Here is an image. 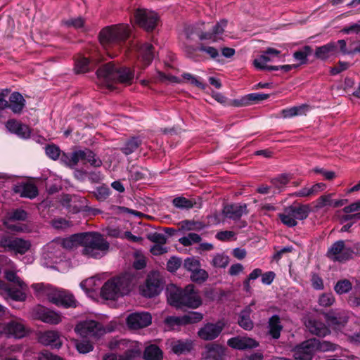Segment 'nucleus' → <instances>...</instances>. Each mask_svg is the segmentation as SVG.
I'll use <instances>...</instances> for the list:
<instances>
[{
	"label": "nucleus",
	"mask_w": 360,
	"mask_h": 360,
	"mask_svg": "<svg viewBox=\"0 0 360 360\" xmlns=\"http://www.w3.org/2000/svg\"><path fill=\"white\" fill-rule=\"evenodd\" d=\"M6 127L9 131L16 134L22 139H28L30 136V128L27 125L22 124L16 120H8L6 124Z\"/></svg>",
	"instance_id": "nucleus-23"
},
{
	"label": "nucleus",
	"mask_w": 360,
	"mask_h": 360,
	"mask_svg": "<svg viewBox=\"0 0 360 360\" xmlns=\"http://www.w3.org/2000/svg\"><path fill=\"white\" fill-rule=\"evenodd\" d=\"M91 63L88 58L79 56L75 61V71L77 74L85 73L90 70Z\"/></svg>",
	"instance_id": "nucleus-41"
},
{
	"label": "nucleus",
	"mask_w": 360,
	"mask_h": 360,
	"mask_svg": "<svg viewBox=\"0 0 360 360\" xmlns=\"http://www.w3.org/2000/svg\"><path fill=\"white\" fill-rule=\"evenodd\" d=\"M314 340L315 345V352L319 350L321 352H327V351H335L336 349L337 345L333 344L328 341H321L319 339L313 338Z\"/></svg>",
	"instance_id": "nucleus-51"
},
{
	"label": "nucleus",
	"mask_w": 360,
	"mask_h": 360,
	"mask_svg": "<svg viewBox=\"0 0 360 360\" xmlns=\"http://www.w3.org/2000/svg\"><path fill=\"white\" fill-rule=\"evenodd\" d=\"M281 51L274 48L269 47L258 58L253 60V65L257 70H268L271 65H266L268 62H274L276 58H280Z\"/></svg>",
	"instance_id": "nucleus-15"
},
{
	"label": "nucleus",
	"mask_w": 360,
	"mask_h": 360,
	"mask_svg": "<svg viewBox=\"0 0 360 360\" xmlns=\"http://www.w3.org/2000/svg\"><path fill=\"white\" fill-rule=\"evenodd\" d=\"M181 229L186 231H200L205 227V225L200 221L193 220H184L181 222Z\"/></svg>",
	"instance_id": "nucleus-56"
},
{
	"label": "nucleus",
	"mask_w": 360,
	"mask_h": 360,
	"mask_svg": "<svg viewBox=\"0 0 360 360\" xmlns=\"http://www.w3.org/2000/svg\"><path fill=\"white\" fill-rule=\"evenodd\" d=\"M269 333L274 339L279 338L283 326L281 323V319L278 315H273L269 319Z\"/></svg>",
	"instance_id": "nucleus-36"
},
{
	"label": "nucleus",
	"mask_w": 360,
	"mask_h": 360,
	"mask_svg": "<svg viewBox=\"0 0 360 360\" xmlns=\"http://www.w3.org/2000/svg\"><path fill=\"white\" fill-rule=\"evenodd\" d=\"M203 319V314L198 311H190L187 314L183 316V322L185 326L188 324L196 323L201 321Z\"/></svg>",
	"instance_id": "nucleus-49"
},
{
	"label": "nucleus",
	"mask_w": 360,
	"mask_h": 360,
	"mask_svg": "<svg viewBox=\"0 0 360 360\" xmlns=\"http://www.w3.org/2000/svg\"><path fill=\"white\" fill-rule=\"evenodd\" d=\"M310 106L307 104H302L298 106L287 108L281 110L283 118H292L295 116L305 115L309 110Z\"/></svg>",
	"instance_id": "nucleus-33"
},
{
	"label": "nucleus",
	"mask_w": 360,
	"mask_h": 360,
	"mask_svg": "<svg viewBox=\"0 0 360 360\" xmlns=\"http://www.w3.org/2000/svg\"><path fill=\"white\" fill-rule=\"evenodd\" d=\"M182 316H169L166 317L165 322L171 327L185 326Z\"/></svg>",
	"instance_id": "nucleus-61"
},
{
	"label": "nucleus",
	"mask_w": 360,
	"mask_h": 360,
	"mask_svg": "<svg viewBox=\"0 0 360 360\" xmlns=\"http://www.w3.org/2000/svg\"><path fill=\"white\" fill-rule=\"evenodd\" d=\"M314 339H308L297 345L293 352V356L296 360H312L315 352Z\"/></svg>",
	"instance_id": "nucleus-16"
},
{
	"label": "nucleus",
	"mask_w": 360,
	"mask_h": 360,
	"mask_svg": "<svg viewBox=\"0 0 360 360\" xmlns=\"http://www.w3.org/2000/svg\"><path fill=\"white\" fill-rule=\"evenodd\" d=\"M201 240L200 235L195 233H189L186 236L179 238V243L185 247L191 245L193 243H198Z\"/></svg>",
	"instance_id": "nucleus-53"
},
{
	"label": "nucleus",
	"mask_w": 360,
	"mask_h": 360,
	"mask_svg": "<svg viewBox=\"0 0 360 360\" xmlns=\"http://www.w3.org/2000/svg\"><path fill=\"white\" fill-rule=\"evenodd\" d=\"M228 20L222 19L217 22L214 26H213L212 32H198V37L200 40H212L215 42L218 40V36L224 33L225 28L227 27Z\"/></svg>",
	"instance_id": "nucleus-21"
},
{
	"label": "nucleus",
	"mask_w": 360,
	"mask_h": 360,
	"mask_svg": "<svg viewBox=\"0 0 360 360\" xmlns=\"http://www.w3.org/2000/svg\"><path fill=\"white\" fill-rule=\"evenodd\" d=\"M309 214L308 205H292L284 208L283 213H279L278 217L281 221L288 227H294L297 224V220H304Z\"/></svg>",
	"instance_id": "nucleus-6"
},
{
	"label": "nucleus",
	"mask_w": 360,
	"mask_h": 360,
	"mask_svg": "<svg viewBox=\"0 0 360 360\" xmlns=\"http://www.w3.org/2000/svg\"><path fill=\"white\" fill-rule=\"evenodd\" d=\"M148 169L141 167L139 169H135L133 166L129 170V178L134 181L145 180L147 179Z\"/></svg>",
	"instance_id": "nucleus-52"
},
{
	"label": "nucleus",
	"mask_w": 360,
	"mask_h": 360,
	"mask_svg": "<svg viewBox=\"0 0 360 360\" xmlns=\"http://www.w3.org/2000/svg\"><path fill=\"white\" fill-rule=\"evenodd\" d=\"M14 191L17 193H20V196L22 198L30 199L36 198L39 194L37 187L32 183H25L21 186H15Z\"/></svg>",
	"instance_id": "nucleus-31"
},
{
	"label": "nucleus",
	"mask_w": 360,
	"mask_h": 360,
	"mask_svg": "<svg viewBox=\"0 0 360 360\" xmlns=\"http://www.w3.org/2000/svg\"><path fill=\"white\" fill-rule=\"evenodd\" d=\"M63 22L67 27L75 29H79L84 26V19L81 16L65 20Z\"/></svg>",
	"instance_id": "nucleus-58"
},
{
	"label": "nucleus",
	"mask_w": 360,
	"mask_h": 360,
	"mask_svg": "<svg viewBox=\"0 0 360 360\" xmlns=\"http://www.w3.org/2000/svg\"><path fill=\"white\" fill-rule=\"evenodd\" d=\"M167 300L168 304L177 309H197L202 303L198 292L195 290L193 284H189L181 288L172 285L167 289Z\"/></svg>",
	"instance_id": "nucleus-1"
},
{
	"label": "nucleus",
	"mask_w": 360,
	"mask_h": 360,
	"mask_svg": "<svg viewBox=\"0 0 360 360\" xmlns=\"http://www.w3.org/2000/svg\"><path fill=\"white\" fill-rule=\"evenodd\" d=\"M143 358L144 360H162L163 352L157 345L150 344L145 347Z\"/></svg>",
	"instance_id": "nucleus-34"
},
{
	"label": "nucleus",
	"mask_w": 360,
	"mask_h": 360,
	"mask_svg": "<svg viewBox=\"0 0 360 360\" xmlns=\"http://www.w3.org/2000/svg\"><path fill=\"white\" fill-rule=\"evenodd\" d=\"M183 267L192 274L195 270H198V268L201 267V264L198 259L192 257L184 259Z\"/></svg>",
	"instance_id": "nucleus-54"
},
{
	"label": "nucleus",
	"mask_w": 360,
	"mask_h": 360,
	"mask_svg": "<svg viewBox=\"0 0 360 360\" xmlns=\"http://www.w3.org/2000/svg\"><path fill=\"white\" fill-rule=\"evenodd\" d=\"M4 278L14 285L20 288L22 290H27V286L24 281L16 274L14 271L6 270L4 273Z\"/></svg>",
	"instance_id": "nucleus-43"
},
{
	"label": "nucleus",
	"mask_w": 360,
	"mask_h": 360,
	"mask_svg": "<svg viewBox=\"0 0 360 360\" xmlns=\"http://www.w3.org/2000/svg\"><path fill=\"white\" fill-rule=\"evenodd\" d=\"M229 263V256L221 253L214 255L211 262L212 265L215 268H226Z\"/></svg>",
	"instance_id": "nucleus-50"
},
{
	"label": "nucleus",
	"mask_w": 360,
	"mask_h": 360,
	"mask_svg": "<svg viewBox=\"0 0 360 360\" xmlns=\"http://www.w3.org/2000/svg\"><path fill=\"white\" fill-rule=\"evenodd\" d=\"M174 207L179 209H191L193 207L195 202L192 200L186 198L184 197H176L172 200Z\"/></svg>",
	"instance_id": "nucleus-47"
},
{
	"label": "nucleus",
	"mask_w": 360,
	"mask_h": 360,
	"mask_svg": "<svg viewBox=\"0 0 360 360\" xmlns=\"http://www.w3.org/2000/svg\"><path fill=\"white\" fill-rule=\"evenodd\" d=\"M134 18L136 24L148 32H153L160 21V16L156 12L145 8L136 9Z\"/></svg>",
	"instance_id": "nucleus-8"
},
{
	"label": "nucleus",
	"mask_w": 360,
	"mask_h": 360,
	"mask_svg": "<svg viewBox=\"0 0 360 360\" xmlns=\"http://www.w3.org/2000/svg\"><path fill=\"white\" fill-rule=\"evenodd\" d=\"M354 253L352 248L345 246L344 240H340L328 248L326 256L334 262L344 263L351 259Z\"/></svg>",
	"instance_id": "nucleus-11"
},
{
	"label": "nucleus",
	"mask_w": 360,
	"mask_h": 360,
	"mask_svg": "<svg viewBox=\"0 0 360 360\" xmlns=\"http://www.w3.org/2000/svg\"><path fill=\"white\" fill-rule=\"evenodd\" d=\"M130 36L128 25H115L103 28L98 34L99 41L103 46L124 42Z\"/></svg>",
	"instance_id": "nucleus-5"
},
{
	"label": "nucleus",
	"mask_w": 360,
	"mask_h": 360,
	"mask_svg": "<svg viewBox=\"0 0 360 360\" xmlns=\"http://www.w3.org/2000/svg\"><path fill=\"white\" fill-rule=\"evenodd\" d=\"M96 75L108 88H111L116 83L131 84L134 80V72L129 68L109 62L98 68Z\"/></svg>",
	"instance_id": "nucleus-3"
},
{
	"label": "nucleus",
	"mask_w": 360,
	"mask_h": 360,
	"mask_svg": "<svg viewBox=\"0 0 360 360\" xmlns=\"http://www.w3.org/2000/svg\"><path fill=\"white\" fill-rule=\"evenodd\" d=\"M92 194L96 200L98 201H104L111 194V191L110 188L106 185H102L101 186L96 187V190L92 192Z\"/></svg>",
	"instance_id": "nucleus-46"
},
{
	"label": "nucleus",
	"mask_w": 360,
	"mask_h": 360,
	"mask_svg": "<svg viewBox=\"0 0 360 360\" xmlns=\"http://www.w3.org/2000/svg\"><path fill=\"white\" fill-rule=\"evenodd\" d=\"M39 342L52 348L59 349L62 346V340L59 333L56 330H46L41 334Z\"/></svg>",
	"instance_id": "nucleus-25"
},
{
	"label": "nucleus",
	"mask_w": 360,
	"mask_h": 360,
	"mask_svg": "<svg viewBox=\"0 0 360 360\" xmlns=\"http://www.w3.org/2000/svg\"><path fill=\"white\" fill-rule=\"evenodd\" d=\"M0 247L15 255H25L31 248V243L28 240L21 238L4 236L0 239Z\"/></svg>",
	"instance_id": "nucleus-10"
},
{
	"label": "nucleus",
	"mask_w": 360,
	"mask_h": 360,
	"mask_svg": "<svg viewBox=\"0 0 360 360\" xmlns=\"http://www.w3.org/2000/svg\"><path fill=\"white\" fill-rule=\"evenodd\" d=\"M228 345L233 349L245 350L252 349L258 346V342L250 338L234 337L228 340Z\"/></svg>",
	"instance_id": "nucleus-24"
},
{
	"label": "nucleus",
	"mask_w": 360,
	"mask_h": 360,
	"mask_svg": "<svg viewBox=\"0 0 360 360\" xmlns=\"http://www.w3.org/2000/svg\"><path fill=\"white\" fill-rule=\"evenodd\" d=\"M252 311L250 307L247 306L238 315V324L245 330H251L254 327V323L250 319Z\"/></svg>",
	"instance_id": "nucleus-32"
},
{
	"label": "nucleus",
	"mask_w": 360,
	"mask_h": 360,
	"mask_svg": "<svg viewBox=\"0 0 360 360\" xmlns=\"http://www.w3.org/2000/svg\"><path fill=\"white\" fill-rule=\"evenodd\" d=\"M162 290V282L159 275L156 273L149 274L146 279L145 284L140 288L141 295L149 298L159 295Z\"/></svg>",
	"instance_id": "nucleus-13"
},
{
	"label": "nucleus",
	"mask_w": 360,
	"mask_h": 360,
	"mask_svg": "<svg viewBox=\"0 0 360 360\" xmlns=\"http://www.w3.org/2000/svg\"><path fill=\"white\" fill-rule=\"evenodd\" d=\"M78 155L74 156V161H82L83 165L89 163L93 167H101L102 160L96 155V154L89 148L84 150H77Z\"/></svg>",
	"instance_id": "nucleus-19"
},
{
	"label": "nucleus",
	"mask_w": 360,
	"mask_h": 360,
	"mask_svg": "<svg viewBox=\"0 0 360 360\" xmlns=\"http://www.w3.org/2000/svg\"><path fill=\"white\" fill-rule=\"evenodd\" d=\"M166 345L170 352L177 356L186 355L193 349V342L190 339L169 340Z\"/></svg>",
	"instance_id": "nucleus-14"
},
{
	"label": "nucleus",
	"mask_w": 360,
	"mask_h": 360,
	"mask_svg": "<svg viewBox=\"0 0 360 360\" xmlns=\"http://www.w3.org/2000/svg\"><path fill=\"white\" fill-rule=\"evenodd\" d=\"M134 342L126 339H112L109 342L108 347L111 350L123 351L124 353Z\"/></svg>",
	"instance_id": "nucleus-39"
},
{
	"label": "nucleus",
	"mask_w": 360,
	"mask_h": 360,
	"mask_svg": "<svg viewBox=\"0 0 360 360\" xmlns=\"http://www.w3.org/2000/svg\"><path fill=\"white\" fill-rule=\"evenodd\" d=\"M341 32L349 34H360V22L359 23H354L352 25H349L347 26L344 27L341 30Z\"/></svg>",
	"instance_id": "nucleus-64"
},
{
	"label": "nucleus",
	"mask_w": 360,
	"mask_h": 360,
	"mask_svg": "<svg viewBox=\"0 0 360 360\" xmlns=\"http://www.w3.org/2000/svg\"><path fill=\"white\" fill-rule=\"evenodd\" d=\"M46 295L48 300L58 307L76 308L79 304L73 294L66 290L49 289Z\"/></svg>",
	"instance_id": "nucleus-7"
},
{
	"label": "nucleus",
	"mask_w": 360,
	"mask_h": 360,
	"mask_svg": "<svg viewBox=\"0 0 360 360\" xmlns=\"http://www.w3.org/2000/svg\"><path fill=\"white\" fill-rule=\"evenodd\" d=\"M4 333L8 336L21 338L25 335V328L22 323L15 320H11L6 324H4Z\"/></svg>",
	"instance_id": "nucleus-28"
},
{
	"label": "nucleus",
	"mask_w": 360,
	"mask_h": 360,
	"mask_svg": "<svg viewBox=\"0 0 360 360\" xmlns=\"http://www.w3.org/2000/svg\"><path fill=\"white\" fill-rule=\"evenodd\" d=\"M290 179V175L287 174H281L271 179V184L279 191L285 186Z\"/></svg>",
	"instance_id": "nucleus-48"
},
{
	"label": "nucleus",
	"mask_w": 360,
	"mask_h": 360,
	"mask_svg": "<svg viewBox=\"0 0 360 360\" xmlns=\"http://www.w3.org/2000/svg\"><path fill=\"white\" fill-rule=\"evenodd\" d=\"M75 330L83 337L94 339H98L106 333L103 325L94 320L82 321L77 324Z\"/></svg>",
	"instance_id": "nucleus-9"
},
{
	"label": "nucleus",
	"mask_w": 360,
	"mask_h": 360,
	"mask_svg": "<svg viewBox=\"0 0 360 360\" xmlns=\"http://www.w3.org/2000/svg\"><path fill=\"white\" fill-rule=\"evenodd\" d=\"M224 350L222 347L214 345L207 347L206 359L210 360H223Z\"/></svg>",
	"instance_id": "nucleus-42"
},
{
	"label": "nucleus",
	"mask_w": 360,
	"mask_h": 360,
	"mask_svg": "<svg viewBox=\"0 0 360 360\" xmlns=\"http://www.w3.org/2000/svg\"><path fill=\"white\" fill-rule=\"evenodd\" d=\"M360 220V212L356 213H349L344 215H342L340 217V221L341 224L346 223L347 221L354 222V224L358 221Z\"/></svg>",
	"instance_id": "nucleus-63"
},
{
	"label": "nucleus",
	"mask_w": 360,
	"mask_h": 360,
	"mask_svg": "<svg viewBox=\"0 0 360 360\" xmlns=\"http://www.w3.org/2000/svg\"><path fill=\"white\" fill-rule=\"evenodd\" d=\"M313 52L311 46L309 45L304 46L302 49L293 53V58L295 60L300 62L299 66L307 64L308 62L307 57Z\"/></svg>",
	"instance_id": "nucleus-38"
},
{
	"label": "nucleus",
	"mask_w": 360,
	"mask_h": 360,
	"mask_svg": "<svg viewBox=\"0 0 360 360\" xmlns=\"http://www.w3.org/2000/svg\"><path fill=\"white\" fill-rule=\"evenodd\" d=\"M133 281L134 276L127 273L108 280L101 288V297L106 300H116L127 295L132 288Z\"/></svg>",
	"instance_id": "nucleus-4"
},
{
	"label": "nucleus",
	"mask_w": 360,
	"mask_h": 360,
	"mask_svg": "<svg viewBox=\"0 0 360 360\" xmlns=\"http://www.w3.org/2000/svg\"><path fill=\"white\" fill-rule=\"evenodd\" d=\"M20 288L7 283L4 281L0 280V293L5 295L7 299L13 301L23 302L26 300L27 295Z\"/></svg>",
	"instance_id": "nucleus-17"
},
{
	"label": "nucleus",
	"mask_w": 360,
	"mask_h": 360,
	"mask_svg": "<svg viewBox=\"0 0 360 360\" xmlns=\"http://www.w3.org/2000/svg\"><path fill=\"white\" fill-rule=\"evenodd\" d=\"M223 327V324L219 322L217 323H208L198 330V335L202 340H212L220 335Z\"/></svg>",
	"instance_id": "nucleus-20"
},
{
	"label": "nucleus",
	"mask_w": 360,
	"mask_h": 360,
	"mask_svg": "<svg viewBox=\"0 0 360 360\" xmlns=\"http://www.w3.org/2000/svg\"><path fill=\"white\" fill-rule=\"evenodd\" d=\"M182 264L181 258L177 257H172L167 263V269L171 273L175 272Z\"/></svg>",
	"instance_id": "nucleus-60"
},
{
	"label": "nucleus",
	"mask_w": 360,
	"mask_h": 360,
	"mask_svg": "<svg viewBox=\"0 0 360 360\" xmlns=\"http://www.w3.org/2000/svg\"><path fill=\"white\" fill-rule=\"evenodd\" d=\"M72 241L77 242L83 247L82 255L94 259L104 256L110 248L109 243L103 236L97 232H84L74 234Z\"/></svg>",
	"instance_id": "nucleus-2"
},
{
	"label": "nucleus",
	"mask_w": 360,
	"mask_h": 360,
	"mask_svg": "<svg viewBox=\"0 0 360 360\" xmlns=\"http://www.w3.org/2000/svg\"><path fill=\"white\" fill-rule=\"evenodd\" d=\"M335 301L334 297L332 294L324 293L320 296L319 303L323 307H330Z\"/></svg>",
	"instance_id": "nucleus-62"
},
{
	"label": "nucleus",
	"mask_w": 360,
	"mask_h": 360,
	"mask_svg": "<svg viewBox=\"0 0 360 360\" xmlns=\"http://www.w3.org/2000/svg\"><path fill=\"white\" fill-rule=\"evenodd\" d=\"M223 213L226 217L236 221L240 219L243 214H247L248 210L245 203L243 205L232 203L224 207Z\"/></svg>",
	"instance_id": "nucleus-22"
},
{
	"label": "nucleus",
	"mask_w": 360,
	"mask_h": 360,
	"mask_svg": "<svg viewBox=\"0 0 360 360\" xmlns=\"http://www.w3.org/2000/svg\"><path fill=\"white\" fill-rule=\"evenodd\" d=\"M141 349L138 342H134L131 347H129L122 354V360H136L140 357Z\"/></svg>",
	"instance_id": "nucleus-40"
},
{
	"label": "nucleus",
	"mask_w": 360,
	"mask_h": 360,
	"mask_svg": "<svg viewBox=\"0 0 360 360\" xmlns=\"http://www.w3.org/2000/svg\"><path fill=\"white\" fill-rule=\"evenodd\" d=\"M75 155H78L77 150H75L70 153H63L60 155V162L70 168H74L79 162V160L74 161L73 160Z\"/></svg>",
	"instance_id": "nucleus-45"
},
{
	"label": "nucleus",
	"mask_w": 360,
	"mask_h": 360,
	"mask_svg": "<svg viewBox=\"0 0 360 360\" xmlns=\"http://www.w3.org/2000/svg\"><path fill=\"white\" fill-rule=\"evenodd\" d=\"M141 145V140L139 137L133 136L129 139L120 148V150L126 155L134 153Z\"/></svg>",
	"instance_id": "nucleus-37"
},
{
	"label": "nucleus",
	"mask_w": 360,
	"mask_h": 360,
	"mask_svg": "<svg viewBox=\"0 0 360 360\" xmlns=\"http://www.w3.org/2000/svg\"><path fill=\"white\" fill-rule=\"evenodd\" d=\"M45 153H46V155L50 159L56 160L59 158V157L61 154V150L58 146L52 143V144H48L45 147Z\"/></svg>",
	"instance_id": "nucleus-57"
},
{
	"label": "nucleus",
	"mask_w": 360,
	"mask_h": 360,
	"mask_svg": "<svg viewBox=\"0 0 360 360\" xmlns=\"http://www.w3.org/2000/svg\"><path fill=\"white\" fill-rule=\"evenodd\" d=\"M352 288V284L348 279L339 280L334 286V290L338 295L349 292Z\"/></svg>",
	"instance_id": "nucleus-44"
},
{
	"label": "nucleus",
	"mask_w": 360,
	"mask_h": 360,
	"mask_svg": "<svg viewBox=\"0 0 360 360\" xmlns=\"http://www.w3.org/2000/svg\"><path fill=\"white\" fill-rule=\"evenodd\" d=\"M305 326L310 333L318 337H325L330 332L325 323L315 319H309Z\"/></svg>",
	"instance_id": "nucleus-27"
},
{
	"label": "nucleus",
	"mask_w": 360,
	"mask_h": 360,
	"mask_svg": "<svg viewBox=\"0 0 360 360\" xmlns=\"http://www.w3.org/2000/svg\"><path fill=\"white\" fill-rule=\"evenodd\" d=\"M32 316L34 319L51 325H57L62 321V316L60 313L40 304L32 309Z\"/></svg>",
	"instance_id": "nucleus-12"
},
{
	"label": "nucleus",
	"mask_w": 360,
	"mask_h": 360,
	"mask_svg": "<svg viewBox=\"0 0 360 360\" xmlns=\"http://www.w3.org/2000/svg\"><path fill=\"white\" fill-rule=\"evenodd\" d=\"M25 105V100L19 92L15 91L10 95L7 108H10L13 112L20 114Z\"/></svg>",
	"instance_id": "nucleus-30"
},
{
	"label": "nucleus",
	"mask_w": 360,
	"mask_h": 360,
	"mask_svg": "<svg viewBox=\"0 0 360 360\" xmlns=\"http://www.w3.org/2000/svg\"><path fill=\"white\" fill-rule=\"evenodd\" d=\"M269 98V94L252 93L242 97L240 99L233 100L232 105L236 107L247 106L258 101L266 100Z\"/></svg>",
	"instance_id": "nucleus-26"
},
{
	"label": "nucleus",
	"mask_w": 360,
	"mask_h": 360,
	"mask_svg": "<svg viewBox=\"0 0 360 360\" xmlns=\"http://www.w3.org/2000/svg\"><path fill=\"white\" fill-rule=\"evenodd\" d=\"M76 348L79 353L86 354L94 349V346L89 341L83 340L76 342Z\"/></svg>",
	"instance_id": "nucleus-59"
},
{
	"label": "nucleus",
	"mask_w": 360,
	"mask_h": 360,
	"mask_svg": "<svg viewBox=\"0 0 360 360\" xmlns=\"http://www.w3.org/2000/svg\"><path fill=\"white\" fill-rule=\"evenodd\" d=\"M139 56L143 65H149L154 58V46L149 43L142 44L139 48Z\"/></svg>",
	"instance_id": "nucleus-35"
},
{
	"label": "nucleus",
	"mask_w": 360,
	"mask_h": 360,
	"mask_svg": "<svg viewBox=\"0 0 360 360\" xmlns=\"http://www.w3.org/2000/svg\"><path fill=\"white\" fill-rule=\"evenodd\" d=\"M152 321V317L148 312L131 314L127 318V323L130 328L139 329L148 326Z\"/></svg>",
	"instance_id": "nucleus-18"
},
{
	"label": "nucleus",
	"mask_w": 360,
	"mask_h": 360,
	"mask_svg": "<svg viewBox=\"0 0 360 360\" xmlns=\"http://www.w3.org/2000/svg\"><path fill=\"white\" fill-rule=\"evenodd\" d=\"M208 273L200 267L191 274V280L193 282L200 284L205 282L208 278Z\"/></svg>",
	"instance_id": "nucleus-55"
},
{
	"label": "nucleus",
	"mask_w": 360,
	"mask_h": 360,
	"mask_svg": "<svg viewBox=\"0 0 360 360\" xmlns=\"http://www.w3.org/2000/svg\"><path fill=\"white\" fill-rule=\"evenodd\" d=\"M336 50V44L333 41H330L323 46H316L314 52V57L316 59L326 60L335 54Z\"/></svg>",
	"instance_id": "nucleus-29"
}]
</instances>
